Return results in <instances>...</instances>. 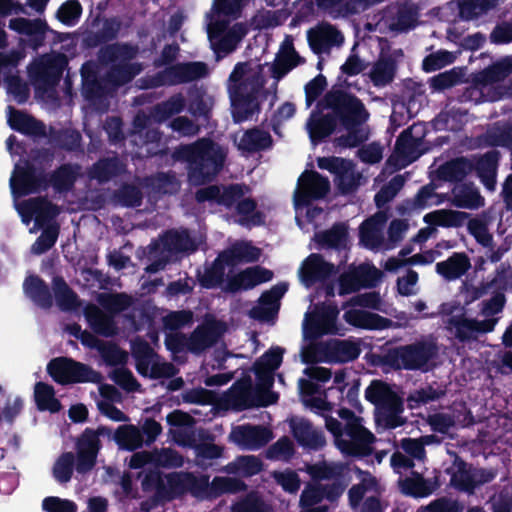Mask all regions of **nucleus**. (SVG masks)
Segmentation results:
<instances>
[{"label": "nucleus", "mask_w": 512, "mask_h": 512, "mask_svg": "<svg viewBox=\"0 0 512 512\" xmlns=\"http://www.w3.org/2000/svg\"><path fill=\"white\" fill-rule=\"evenodd\" d=\"M100 22V29L84 33L82 46L86 49L100 47L98 61L109 67L105 80L114 88H119L130 83L143 70L140 62L133 61L139 54V47L128 42L111 43L118 38L122 29V20L118 16L101 18L98 14L91 26L96 27Z\"/></svg>", "instance_id": "1"}, {"label": "nucleus", "mask_w": 512, "mask_h": 512, "mask_svg": "<svg viewBox=\"0 0 512 512\" xmlns=\"http://www.w3.org/2000/svg\"><path fill=\"white\" fill-rule=\"evenodd\" d=\"M317 107L331 109L339 116V121L347 133L335 139V143L343 148H355L368 139V134L360 128L369 118L363 102L355 95L333 87Z\"/></svg>", "instance_id": "2"}, {"label": "nucleus", "mask_w": 512, "mask_h": 512, "mask_svg": "<svg viewBox=\"0 0 512 512\" xmlns=\"http://www.w3.org/2000/svg\"><path fill=\"white\" fill-rule=\"evenodd\" d=\"M187 163V177L192 186H203L213 182L222 171L227 150L210 138H200L180 150Z\"/></svg>", "instance_id": "3"}, {"label": "nucleus", "mask_w": 512, "mask_h": 512, "mask_svg": "<svg viewBox=\"0 0 512 512\" xmlns=\"http://www.w3.org/2000/svg\"><path fill=\"white\" fill-rule=\"evenodd\" d=\"M325 428L333 435L336 447L346 456L368 457L373 452L376 438L364 427L363 419L343 424L332 416H325Z\"/></svg>", "instance_id": "4"}, {"label": "nucleus", "mask_w": 512, "mask_h": 512, "mask_svg": "<svg viewBox=\"0 0 512 512\" xmlns=\"http://www.w3.org/2000/svg\"><path fill=\"white\" fill-rule=\"evenodd\" d=\"M438 347L434 342L418 341L388 349L380 357V362L394 370H423L437 357Z\"/></svg>", "instance_id": "5"}, {"label": "nucleus", "mask_w": 512, "mask_h": 512, "mask_svg": "<svg viewBox=\"0 0 512 512\" xmlns=\"http://www.w3.org/2000/svg\"><path fill=\"white\" fill-rule=\"evenodd\" d=\"M208 66L204 62H179L153 75L146 76L143 80L144 88L155 89L164 86H175L190 83L206 77Z\"/></svg>", "instance_id": "6"}, {"label": "nucleus", "mask_w": 512, "mask_h": 512, "mask_svg": "<svg viewBox=\"0 0 512 512\" xmlns=\"http://www.w3.org/2000/svg\"><path fill=\"white\" fill-rule=\"evenodd\" d=\"M365 399L386 418L388 427L396 428L400 425L397 419L404 409L403 399L395 391L394 385L374 379L365 389Z\"/></svg>", "instance_id": "7"}, {"label": "nucleus", "mask_w": 512, "mask_h": 512, "mask_svg": "<svg viewBox=\"0 0 512 512\" xmlns=\"http://www.w3.org/2000/svg\"><path fill=\"white\" fill-rule=\"evenodd\" d=\"M47 373L58 384L98 383L101 374L87 364L68 357H56L47 364Z\"/></svg>", "instance_id": "8"}, {"label": "nucleus", "mask_w": 512, "mask_h": 512, "mask_svg": "<svg viewBox=\"0 0 512 512\" xmlns=\"http://www.w3.org/2000/svg\"><path fill=\"white\" fill-rule=\"evenodd\" d=\"M67 65V57L62 53L35 62L29 68V77L35 89L42 93L54 89L59 84Z\"/></svg>", "instance_id": "9"}, {"label": "nucleus", "mask_w": 512, "mask_h": 512, "mask_svg": "<svg viewBox=\"0 0 512 512\" xmlns=\"http://www.w3.org/2000/svg\"><path fill=\"white\" fill-rule=\"evenodd\" d=\"M345 487L338 479L329 484L307 483L299 499V505L303 509L301 512H328L329 507L327 505H316L324 499L330 503L337 502L343 494Z\"/></svg>", "instance_id": "10"}, {"label": "nucleus", "mask_w": 512, "mask_h": 512, "mask_svg": "<svg viewBox=\"0 0 512 512\" xmlns=\"http://www.w3.org/2000/svg\"><path fill=\"white\" fill-rule=\"evenodd\" d=\"M261 88H254L250 83H241L234 88H229L231 114L234 123L245 122L260 111L258 94Z\"/></svg>", "instance_id": "11"}, {"label": "nucleus", "mask_w": 512, "mask_h": 512, "mask_svg": "<svg viewBox=\"0 0 512 512\" xmlns=\"http://www.w3.org/2000/svg\"><path fill=\"white\" fill-rule=\"evenodd\" d=\"M103 445L93 428L87 427L75 439L76 472L85 475L97 464L98 455Z\"/></svg>", "instance_id": "12"}, {"label": "nucleus", "mask_w": 512, "mask_h": 512, "mask_svg": "<svg viewBox=\"0 0 512 512\" xmlns=\"http://www.w3.org/2000/svg\"><path fill=\"white\" fill-rule=\"evenodd\" d=\"M298 184L299 189L294 196L297 206H308L312 200L322 199L330 191L328 178L313 170L303 172Z\"/></svg>", "instance_id": "13"}, {"label": "nucleus", "mask_w": 512, "mask_h": 512, "mask_svg": "<svg viewBox=\"0 0 512 512\" xmlns=\"http://www.w3.org/2000/svg\"><path fill=\"white\" fill-rule=\"evenodd\" d=\"M11 188L18 196L38 193L48 188L47 176L33 164L26 162L23 167H16L15 176L11 179Z\"/></svg>", "instance_id": "14"}, {"label": "nucleus", "mask_w": 512, "mask_h": 512, "mask_svg": "<svg viewBox=\"0 0 512 512\" xmlns=\"http://www.w3.org/2000/svg\"><path fill=\"white\" fill-rule=\"evenodd\" d=\"M291 434L297 444L309 451H319L326 446V437L322 429L315 428L306 418L293 417L288 421Z\"/></svg>", "instance_id": "15"}, {"label": "nucleus", "mask_w": 512, "mask_h": 512, "mask_svg": "<svg viewBox=\"0 0 512 512\" xmlns=\"http://www.w3.org/2000/svg\"><path fill=\"white\" fill-rule=\"evenodd\" d=\"M497 319L477 320L467 318L464 314L451 316L447 320V328L454 329V336L462 343L475 338L477 334L489 333L494 330Z\"/></svg>", "instance_id": "16"}, {"label": "nucleus", "mask_w": 512, "mask_h": 512, "mask_svg": "<svg viewBox=\"0 0 512 512\" xmlns=\"http://www.w3.org/2000/svg\"><path fill=\"white\" fill-rule=\"evenodd\" d=\"M229 438L244 449L255 450L267 445L272 440L273 434L267 427L243 424L234 427Z\"/></svg>", "instance_id": "17"}, {"label": "nucleus", "mask_w": 512, "mask_h": 512, "mask_svg": "<svg viewBox=\"0 0 512 512\" xmlns=\"http://www.w3.org/2000/svg\"><path fill=\"white\" fill-rule=\"evenodd\" d=\"M304 63L305 58L299 55L294 47L293 39L287 36L270 67L271 77L275 80L274 89H277V83L290 71Z\"/></svg>", "instance_id": "18"}, {"label": "nucleus", "mask_w": 512, "mask_h": 512, "mask_svg": "<svg viewBox=\"0 0 512 512\" xmlns=\"http://www.w3.org/2000/svg\"><path fill=\"white\" fill-rule=\"evenodd\" d=\"M273 276V272L263 266L247 267L227 279L225 290L230 293L247 291L259 284L269 282Z\"/></svg>", "instance_id": "19"}, {"label": "nucleus", "mask_w": 512, "mask_h": 512, "mask_svg": "<svg viewBox=\"0 0 512 512\" xmlns=\"http://www.w3.org/2000/svg\"><path fill=\"white\" fill-rule=\"evenodd\" d=\"M255 388L250 377L235 381L224 394L223 403L226 408L242 412L254 408Z\"/></svg>", "instance_id": "20"}, {"label": "nucleus", "mask_w": 512, "mask_h": 512, "mask_svg": "<svg viewBox=\"0 0 512 512\" xmlns=\"http://www.w3.org/2000/svg\"><path fill=\"white\" fill-rule=\"evenodd\" d=\"M334 264L326 262L321 254L312 253L303 262L299 275L306 287L325 282L336 273Z\"/></svg>", "instance_id": "21"}, {"label": "nucleus", "mask_w": 512, "mask_h": 512, "mask_svg": "<svg viewBox=\"0 0 512 512\" xmlns=\"http://www.w3.org/2000/svg\"><path fill=\"white\" fill-rule=\"evenodd\" d=\"M9 28L19 34L26 35L29 46L34 50H38L44 45L47 32H53L47 22L40 18H13L9 21Z\"/></svg>", "instance_id": "22"}, {"label": "nucleus", "mask_w": 512, "mask_h": 512, "mask_svg": "<svg viewBox=\"0 0 512 512\" xmlns=\"http://www.w3.org/2000/svg\"><path fill=\"white\" fill-rule=\"evenodd\" d=\"M126 164L114 153L112 156L101 157L88 169V177L99 184H106L126 172Z\"/></svg>", "instance_id": "23"}, {"label": "nucleus", "mask_w": 512, "mask_h": 512, "mask_svg": "<svg viewBox=\"0 0 512 512\" xmlns=\"http://www.w3.org/2000/svg\"><path fill=\"white\" fill-rule=\"evenodd\" d=\"M339 116L332 113L322 114L313 111L307 122V129L312 143L317 144L328 138L336 130Z\"/></svg>", "instance_id": "24"}, {"label": "nucleus", "mask_w": 512, "mask_h": 512, "mask_svg": "<svg viewBox=\"0 0 512 512\" xmlns=\"http://www.w3.org/2000/svg\"><path fill=\"white\" fill-rule=\"evenodd\" d=\"M81 174V166L77 163H64L58 166L47 176L48 187L51 186L57 193H68Z\"/></svg>", "instance_id": "25"}, {"label": "nucleus", "mask_w": 512, "mask_h": 512, "mask_svg": "<svg viewBox=\"0 0 512 512\" xmlns=\"http://www.w3.org/2000/svg\"><path fill=\"white\" fill-rule=\"evenodd\" d=\"M161 244L163 250L170 254L177 253H194L198 249V245L194 238L191 237L187 229L176 230L170 229L161 236Z\"/></svg>", "instance_id": "26"}, {"label": "nucleus", "mask_w": 512, "mask_h": 512, "mask_svg": "<svg viewBox=\"0 0 512 512\" xmlns=\"http://www.w3.org/2000/svg\"><path fill=\"white\" fill-rule=\"evenodd\" d=\"M500 157V152L492 149L484 153L474 165L477 176L488 191L495 190Z\"/></svg>", "instance_id": "27"}, {"label": "nucleus", "mask_w": 512, "mask_h": 512, "mask_svg": "<svg viewBox=\"0 0 512 512\" xmlns=\"http://www.w3.org/2000/svg\"><path fill=\"white\" fill-rule=\"evenodd\" d=\"M343 318L349 325L366 330H383L392 324V320L389 318L357 309L345 311Z\"/></svg>", "instance_id": "28"}, {"label": "nucleus", "mask_w": 512, "mask_h": 512, "mask_svg": "<svg viewBox=\"0 0 512 512\" xmlns=\"http://www.w3.org/2000/svg\"><path fill=\"white\" fill-rule=\"evenodd\" d=\"M224 255L221 251L211 264L204 267L203 272L197 270V280L202 288H217L224 282L226 266L230 267V262Z\"/></svg>", "instance_id": "29"}, {"label": "nucleus", "mask_w": 512, "mask_h": 512, "mask_svg": "<svg viewBox=\"0 0 512 512\" xmlns=\"http://www.w3.org/2000/svg\"><path fill=\"white\" fill-rule=\"evenodd\" d=\"M25 295L38 307L50 309L53 306V295L48 284L38 275H29L23 282Z\"/></svg>", "instance_id": "30"}, {"label": "nucleus", "mask_w": 512, "mask_h": 512, "mask_svg": "<svg viewBox=\"0 0 512 512\" xmlns=\"http://www.w3.org/2000/svg\"><path fill=\"white\" fill-rule=\"evenodd\" d=\"M220 323L213 321L198 326L190 335L188 348L191 352L201 353L212 347L220 338Z\"/></svg>", "instance_id": "31"}, {"label": "nucleus", "mask_w": 512, "mask_h": 512, "mask_svg": "<svg viewBox=\"0 0 512 512\" xmlns=\"http://www.w3.org/2000/svg\"><path fill=\"white\" fill-rule=\"evenodd\" d=\"M9 109L8 123L13 130L32 137L46 136V126L42 121L12 107H9Z\"/></svg>", "instance_id": "32"}, {"label": "nucleus", "mask_w": 512, "mask_h": 512, "mask_svg": "<svg viewBox=\"0 0 512 512\" xmlns=\"http://www.w3.org/2000/svg\"><path fill=\"white\" fill-rule=\"evenodd\" d=\"M435 268L445 280L452 281L465 275L471 268V262L466 253L454 252L445 261L438 262Z\"/></svg>", "instance_id": "33"}, {"label": "nucleus", "mask_w": 512, "mask_h": 512, "mask_svg": "<svg viewBox=\"0 0 512 512\" xmlns=\"http://www.w3.org/2000/svg\"><path fill=\"white\" fill-rule=\"evenodd\" d=\"M474 164L466 157L461 156L446 161L438 168V177L447 182L459 184L472 172Z\"/></svg>", "instance_id": "34"}, {"label": "nucleus", "mask_w": 512, "mask_h": 512, "mask_svg": "<svg viewBox=\"0 0 512 512\" xmlns=\"http://www.w3.org/2000/svg\"><path fill=\"white\" fill-rule=\"evenodd\" d=\"M314 239L320 249L342 250L347 245L348 227L342 222L334 223L330 229L316 233Z\"/></svg>", "instance_id": "35"}, {"label": "nucleus", "mask_w": 512, "mask_h": 512, "mask_svg": "<svg viewBox=\"0 0 512 512\" xmlns=\"http://www.w3.org/2000/svg\"><path fill=\"white\" fill-rule=\"evenodd\" d=\"M397 72V61L392 55H380L369 73L374 86L384 87L392 83Z\"/></svg>", "instance_id": "36"}, {"label": "nucleus", "mask_w": 512, "mask_h": 512, "mask_svg": "<svg viewBox=\"0 0 512 512\" xmlns=\"http://www.w3.org/2000/svg\"><path fill=\"white\" fill-rule=\"evenodd\" d=\"M248 33L246 24L237 22L230 27L220 38L212 42L214 52L219 56L220 54L227 55L235 51Z\"/></svg>", "instance_id": "37"}, {"label": "nucleus", "mask_w": 512, "mask_h": 512, "mask_svg": "<svg viewBox=\"0 0 512 512\" xmlns=\"http://www.w3.org/2000/svg\"><path fill=\"white\" fill-rule=\"evenodd\" d=\"M452 204L458 208L478 209L484 205V198L473 183H459L452 189Z\"/></svg>", "instance_id": "38"}, {"label": "nucleus", "mask_w": 512, "mask_h": 512, "mask_svg": "<svg viewBox=\"0 0 512 512\" xmlns=\"http://www.w3.org/2000/svg\"><path fill=\"white\" fill-rule=\"evenodd\" d=\"M326 353L333 362L348 363L359 357L361 349L359 344L353 341L334 339L327 343Z\"/></svg>", "instance_id": "39"}, {"label": "nucleus", "mask_w": 512, "mask_h": 512, "mask_svg": "<svg viewBox=\"0 0 512 512\" xmlns=\"http://www.w3.org/2000/svg\"><path fill=\"white\" fill-rule=\"evenodd\" d=\"M469 214L462 211L439 209L424 215L423 221L436 228L439 227H461L468 219Z\"/></svg>", "instance_id": "40"}, {"label": "nucleus", "mask_w": 512, "mask_h": 512, "mask_svg": "<svg viewBox=\"0 0 512 512\" xmlns=\"http://www.w3.org/2000/svg\"><path fill=\"white\" fill-rule=\"evenodd\" d=\"M272 143L273 140L269 132L255 127L244 132L238 148L243 152L255 153L270 148Z\"/></svg>", "instance_id": "41"}, {"label": "nucleus", "mask_w": 512, "mask_h": 512, "mask_svg": "<svg viewBox=\"0 0 512 512\" xmlns=\"http://www.w3.org/2000/svg\"><path fill=\"white\" fill-rule=\"evenodd\" d=\"M226 259L230 262V267L239 263H254L260 259L261 249L253 246L249 242H237L231 247L223 250Z\"/></svg>", "instance_id": "42"}, {"label": "nucleus", "mask_w": 512, "mask_h": 512, "mask_svg": "<svg viewBox=\"0 0 512 512\" xmlns=\"http://www.w3.org/2000/svg\"><path fill=\"white\" fill-rule=\"evenodd\" d=\"M52 289L56 304L62 311H72L79 306L77 294L62 276L53 277Z\"/></svg>", "instance_id": "43"}, {"label": "nucleus", "mask_w": 512, "mask_h": 512, "mask_svg": "<svg viewBox=\"0 0 512 512\" xmlns=\"http://www.w3.org/2000/svg\"><path fill=\"white\" fill-rule=\"evenodd\" d=\"M113 440L120 449L127 451H135L144 443L140 429L133 424L119 426L114 432Z\"/></svg>", "instance_id": "44"}, {"label": "nucleus", "mask_w": 512, "mask_h": 512, "mask_svg": "<svg viewBox=\"0 0 512 512\" xmlns=\"http://www.w3.org/2000/svg\"><path fill=\"white\" fill-rule=\"evenodd\" d=\"M337 36H341L340 32L328 24L323 28L310 29L307 33V40L311 50L316 54H320L335 41Z\"/></svg>", "instance_id": "45"}, {"label": "nucleus", "mask_w": 512, "mask_h": 512, "mask_svg": "<svg viewBox=\"0 0 512 512\" xmlns=\"http://www.w3.org/2000/svg\"><path fill=\"white\" fill-rule=\"evenodd\" d=\"M131 353L135 359V368L137 372L143 376H148V368L152 362V358L155 355L153 348L150 344L141 338H137L131 344Z\"/></svg>", "instance_id": "46"}, {"label": "nucleus", "mask_w": 512, "mask_h": 512, "mask_svg": "<svg viewBox=\"0 0 512 512\" xmlns=\"http://www.w3.org/2000/svg\"><path fill=\"white\" fill-rule=\"evenodd\" d=\"M456 470L451 475V485L459 491L473 493L475 483H473V468L461 458L457 457L454 461Z\"/></svg>", "instance_id": "47"}, {"label": "nucleus", "mask_w": 512, "mask_h": 512, "mask_svg": "<svg viewBox=\"0 0 512 512\" xmlns=\"http://www.w3.org/2000/svg\"><path fill=\"white\" fill-rule=\"evenodd\" d=\"M415 126L403 130L396 139L395 150L398 154L416 160L422 153L418 151L422 144V137H415L412 130Z\"/></svg>", "instance_id": "48"}, {"label": "nucleus", "mask_w": 512, "mask_h": 512, "mask_svg": "<svg viewBox=\"0 0 512 512\" xmlns=\"http://www.w3.org/2000/svg\"><path fill=\"white\" fill-rule=\"evenodd\" d=\"M263 469L262 461L254 455L239 456L226 466L230 474H237L243 477H251L260 473Z\"/></svg>", "instance_id": "49"}, {"label": "nucleus", "mask_w": 512, "mask_h": 512, "mask_svg": "<svg viewBox=\"0 0 512 512\" xmlns=\"http://www.w3.org/2000/svg\"><path fill=\"white\" fill-rule=\"evenodd\" d=\"M34 396L37 407L41 411L48 410L56 413L61 409V403L55 398V390L50 384L37 382L35 384Z\"/></svg>", "instance_id": "50"}, {"label": "nucleus", "mask_w": 512, "mask_h": 512, "mask_svg": "<svg viewBox=\"0 0 512 512\" xmlns=\"http://www.w3.org/2000/svg\"><path fill=\"white\" fill-rule=\"evenodd\" d=\"M28 211L35 216L37 222H47L58 216L60 209L47 197H37L27 202Z\"/></svg>", "instance_id": "51"}, {"label": "nucleus", "mask_w": 512, "mask_h": 512, "mask_svg": "<svg viewBox=\"0 0 512 512\" xmlns=\"http://www.w3.org/2000/svg\"><path fill=\"white\" fill-rule=\"evenodd\" d=\"M246 483L238 478L215 476L211 481L210 498H218L223 494H235L246 491Z\"/></svg>", "instance_id": "52"}, {"label": "nucleus", "mask_w": 512, "mask_h": 512, "mask_svg": "<svg viewBox=\"0 0 512 512\" xmlns=\"http://www.w3.org/2000/svg\"><path fill=\"white\" fill-rule=\"evenodd\" d=\"M74 469L76 470V456L73 452H63L55 461L52 469L54 479L65 484L72 479Z\"/></svg>", "instance_id": "53"}, {"label": "nucleus", "mask_w": 512, "mask_h": 512, "mask_svg": "<svg viewBox=\"0 0 512 512\" xmlns=\"http://www.w3.org/2000/svg\"><path fill=\"white\" fill-rule=\"evenodd\" d=\"M360 174L354 171V164L348 160V164L335 175V184L339 192L343 195L354 192L359 186Z\"/></svg>", "instance_id": "54"}, {"label": "nucleus", "mask_w": 512, "mask_h": 512, "mask_svg": "<svg viewBox=\"0 0 512 512\" xmlns=\"http://www.w3.org/2000/svg\"><path fill=\"white\" fill-rule=\"evenodd\" d=\"M436 187L433 183L422 186L414 198L408 201V205L413 210H422L432 205H439L443 198L436 193Z\"/></svg>", "instance_id": "55"}, {"label": "nucleus", "mask_w": 512, "mask_h": 512, "mask_svg": "<svg viewBox=\"0 0 512 512\" xmlns=\"http://www.w3.org/2000/svg\"><path fill=\"white\" fill-rule=\"evenodd\" d=\"M100 305L111 314H119L129 309L133 298L126 293L101 294L98 299Z\"/></svg>", "instance_id": "56"}, {"label": "nucleus", "mask_w": 512, "mask_h": 512, "mask_svg": "<svg viewBox=\"0 0 512 512\" xmlns=\"http://www.w3.org/2000/svg\"><path fill=\"white\" fill-rule=\"evenodd\" d=\"M446 391L440 387L435 388L433 385H426L411 392L407 398L410 408H416L421 405L439 400L445 396Z\"/></svg>", "instance_id": "57"}, {"label": "nucleus", "mask_w": 512, "mask_h": 512, "mask_svg": "<svg viewBox=\"0 0 512 512\" xmlns=\"http://www.w3.org/2000/svg\"><path fill=\"white\" fill-rule=\"evenodd\" d=\"M496 0H462L459 3V16L473 20L494 8Z\"/></svg>", "instance_id": "58"}, {"label": "nucleus", "mask_w": 512, "mask_h": 512, "mask_svg": "<svg viewBox=\"0 0 512 512\" xmlns=\"http://www.w3.org/2000/svg\"><path fill=\"white\" fill-rule=\"evenodd\" d=\"M248 191L249 188L245 184L220 185V196H218L217 205L231 209Z\"/></svg>", "instance_id": "59"}, {"label": "nucleus", "mask_w": 512, "mask_h": 512, "mask_svg": "<svg viewBox=\"0 0 512 512\" xmlns=\"http://www.w3.org/2000/svg\"><path fill=\"white\" fill-rule=\"evenodd\" d=\"M405 179L402 175H395L390 181L383 185L374 196L375 205L378 208L384 207L387 203L392 201L398 192L404 186Z\"/></svg>", "instance_id": "60"}, {"label": "nucleus", "mask_w": 512, "mask_h": 512, "mask_svg": "<svg viewBox=\"0 0 512 512\" xmlns=\"http://www.w3.org/2000/svg\"><path fill=\"white\" fill-rule=\"evenodd\" d=\"M114 198L123 207L135 208L142 204L143 194L137 186L125 183L115 191Z\"/></svg>", "instance_id": "61"}, {"label": "nucleus", "mask_w": 512, "mask_h": 512, "mask_svg": "<svg viewBox=\"0 0 512 512\" xmlns=\"http://www.w3.org/2000/svg\"><path fill=\"white\" fill-rule=\"evenodd\" d=\"M257 202L253 198H241L235 205L237 214L245 217L240 221V224H244V221H250L254 225L263 224L264 216L260 211H256Z\"/></svg>", "instance_id": "62"}, {"label": "nucleus", "mask_w": 512, "mask_h": 512, "mask_svg": "<svg viewBox=\"0 0 512 512\" xmlns=\"http://www.w3.org/2000/svg\"><path fill=\"white\" fill-rule=\"evenodd\" d=\"M486 146L503 147L512 152V128L503 127L488 131L484 135Z\"/></svg>", "instance_id": "63"}, {"label": "nucleus", "mask_w": 512, "mask_h": 512, "mask_svg": "<svg viewBox=\"0 0 512 512\" xmlns=\"http://www.w3.org/2000/svg\"><path fill=\"white\" fill-rule=\"evenodd\" d=\"M232 512H270V508L259 496L250 493L232 506Z\"/></svg>", "instance_id": "64"}]
</instances>
